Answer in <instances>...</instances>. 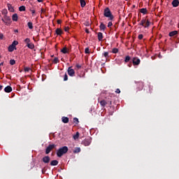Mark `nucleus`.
I'll list each match as a JSON object with an SVG mask.
<instances>
[{
	"label": "nucleus",
	"instance_id": "nucleus-54",
	"mask_svg": "<svg viewBox=\"0 0 179 179\" xmlns=\"http://www.w3.org/2000/svg\"><path fill=\"white\" fill-rule=\"evenodd\" d=\"M38 2H43V0H37Z\"/></svg>",
	"mask_w": 179,
	"mask_h": 179
},
{
	"label": "nucleus",
	"instance_id": "nucleus-46",
	"mask_svg": "<svg viewBox=\"0 0 179 179\" xmlns=\"http://www.w3.org/2000/svg\"><path fill=\"white\" fill-rule=\"evenodd\" d=\"M76 68L77 69H80V68H82V66H80V64H76Z\"/></svg>",
	"mask_w": 179,
	"mask_h": 179
},
{
	"label": "nucleus",
	"instance_id": "nucleus-21",
	"mask_svg": "<svg viewBox=\"0 0 179 179\" xmlns=\"http://www.w3.org/2000/svg\"><path fill=\"white\" fill-rule=\"evenodd\" d=\"M97 36L99 41H101L103 40V33L98 32Z\"/></svg>",
	"mask_w": 179,
	"mask_h": 179
},
{
	"label": "nucleus",
	"instance_id": "nucleus-44",
	"mask_svg": "<svg viewBox=\"0 0 179 179\" xmlns=\"http://www.w3.org/2000/svg\"><path fill=\"white\" fill-rule=\"evenodd\" d=\"M111 26H113V22H109L108 23V27H111Z\"/></svg>",
	"mask_w": 179,
	"mask_h": 179
},
{
	"label": "nucleus",
	"instance_id": "nucleus-22",
	"mask_svg": "<svg viewBox=\"0 0 179 179\" xmlns=\"http://www.w3.org/2000/svg\"><path fill=\"white\" fill-rule=\"evenodd\" d=\"M140 12H141V13H143V15H146L148 13V9L141 8Z\"/></svg>",
	"mask_w": 179,
	"mask_h": 179
},
{
	"label": "nucleus",
	"instance_id": "nucleus-57",
	"mask_svg": "<svg viewBox=\"0 0 179 179\" xmlns=\"http://www.w3.org/2000/svg\"><path fill=\"white\" fill-rule=\"evenodd\" d=\"M139 20H141V19H138V22H139Z\"/></svg>",
	"mask_w": 179,
	"mask_h": 179
},
{
	"label": "nucleus",
	"instance_id": "nucleus-12",
	"mask_svg": "<svg viewBox=\"0 0 179 179\" xmlns=\"http://www.w3.org/2000/svg\"><path fill=\"white\" fill-rule=\"evenodd\" d=\"M62 121L64 122V124H68V122H69V118L64 116L62 117Z\"/></svg>",
	"mask_w": 179,
	"mask_h": 179
},
{
	"label": "nucleus",
	"instance_id": "nucleus-8",
	"mask_svg": "<svg viewBox=\"0 0 179 179\" xmlns=\"http://www.w3.org/2000/svg\"><path fill=\"white\" fill-rule=\"evenodd\" d=\"M68 75H69V76H75V70H73V69H72V67H69L68 70Z\"/></svg>",
	"mask_w": 179,
	"mask_h": 179
},
{
	"label": "nucleus",
	"instance_id": "nucleus-20",
	"mask_svg": "<svg viewBox=\"0 0 179 179\" xmlns=\"http://www.w3.org/2000/svg\"><path fill=\"white\" fill-rule=\"evenodd\" d=\"M99 29H100V30H103V31H104V30H106V24H104V23H103V22H101Z\"/></svg>",
	"mask_w": 179,
	"mask_h": 179
},
{
	"label": "nucleus",
	"instance_id": "nucleus-14",
	"mask_svg": "<svg viewBox=\"0 0 179 179\" xmlns=\"http://www.w3.org/2000/svg\"><path fill=\"white\" fill-rule=\"evenodd\" d=\"M15 50H16V47L14 46V45H12V44L8 47V51H9V52H13V51H15Z\"/></svg>",
	"mask_w": 179,
	"mask_h": 179
},
{
	"label": "nucleus",
	"instance_id": "nucleus-2",
	"mask_svg": "<svg viewBox=\"0 0 179 179\" xmlns=\"http://www.w3.org/2000/svg\"><path fill=\"white\" fill-rule=\"evenodd\" d=\"M65 153H68V147L64 146L57 150V157H62Z\"/></svg>",
	"mask_w": 179,
	"mask_h": 179
},
{
	"label": "nucleus",
	"instance_id": "nucleus-27",
	"mask_svg": "<svg viewBox=\"0 0 179 179\" xmlns=\"http://www.w3.org/2000/svg\"><path fill=\"white\" fill-rule=\"evenodd\" d=\"M27 26H28L29 29H30V30H31L33 29V22H29L27 23Z\"/></svg>",
	"mask_w": 179,
	"mask_h": 179
},
{
	"label": "nucleus",
	"instance_id": "nucleus-43",
	"mask_svg": "<svg viewBox=\"0 0 179 179\" xmlns=\"http://www.w3.org/2000/svg\"><path fill=\"white\" fill-rule=\"evenodd\" d=\"M115 93H117V94H120V93H121V90H120V89H116L115 90Z\"/></svg>",
	"mask_w": 179,
	"mask_h": 179
},
{
	"label": "nucleus",
	"instance_id": "nucleus-15",
	"mask_svg": "<svg viewBox=\"0 0 179 179\" xmlns=\"http://www.w3.org/2000/svg\"><path fill=\"white\" fill-rule=\"evenodd\" d=\"M4 92L6 93H10V92H12V87L10 86H7L4 88Z\"/></svg>",
	"mask_w": 179,
	"mask_h": 179
},
{
	"label": "nucleus",
	"instance_id": "nucleus-36",
	"mask_svg": "<svg viewBox=\"0 0 179 179\" xmlns=\"http://www.w3.org/2000/svg\"><path fill=\"white\" fill-rule=\"evenodd\" d=\"M74 139H78L79 138V132H76V135L73 136Z\"/></svg>",
	"mask_w": 179,
	"mask_h": 179
},
{
	"label": "nucleus",
	"instance_id": "nucleus-1",
	"mask_svg": "<svg viewBox=\"0 0 179 179\" xmlns=\"http://www.w3.org/2000/svg\"><path fill=\"white\" fill-rule=\"evenodd\" d=\"M103 16L105 17H108V20H114V15H113V13H111V10H110V8L106 7L103 10Z\"/></svg>",
	"mask_w": 179,
	"mask_h": 179
},
{
	"label": "nucleus",
	"instance_id": "nucleus-24",
	"mask_svg": "<svg viewBox=\"0 0 179 179\" xmlns=\"http://www.w3.org/2000/svg\"><path fill=\"white\" fill-rule=\"evenodd\" d=\"M50 166H58V161L57 160L51 161Z\"/></svg>",
	"mask_w": 179,
	"mask_h": 179
},
{
	"label": "nucleus",
	"instance_id": "nucleus-50",
	"mask_svg": "<svg viewBox=\"0 0 179 179\" xmlns=\"http://www.w3.org/2000/svg\"><path fill=\"white\" fill-rule=\"evenodd\" d=\"M68 30H69V27H65L64 31H68Z\"/></svg>",
	"mask_w": 179,
	"mask_h": 179
},
{
	"label": "nucleus",
	"instance_id": "nucleus-17",
	"mask_svg": "<svg viewBox=\"0 0 179 179\" xmlns=\"http://www.w3.org/2000/svg\"><path fill=\"white\" fill-rule=\"evenodd\" d=\"M7 6L9 12H15V9L13 8V6H12V4L8 3Z\"/></svg>",
	"mask_w": 179,
	"mask_h": 179
},
{
	"label": "nucleus",
	"instance_id": "nucleus-29",
	"mask_svg": "<svg viewBox=\"0 0 179 179\" xmlns=\"http://www.w3.org/2000/svg\"><path fill=\"white\" fill-rule=\"evenodd\" d=\"M24 41L25 44H27V45H28L29 43L31 42V41H30V38H27L26 39H24Z\"/></svg>",
	"mask_w": 179,
	"mask_h": 179
},
{
	"label": "nucleus",
	"instance_id": "nucleus-6",
	"mask_svg": "<svg viewBox=\"0 0 179 179\" xmlns=\"http://www.w3.org/2000/svg\"><path fill=\"white\" fill-rule=\"evenodd\" d=\"M55 146L56 145L55 144L49 145L45 150V154L48 155L51 152V150H52V149L55 148Z\"/></svg>",
	"mask_w": 179,
	"mask_h": 179
},
{
	"label": "nucleus",
	"instance_id": "nucleus-59",
	"mask_svg": "<svg viewBox=\"0 0 179 179\" xmlns=\"http://www.w3.org/2000/svg\"><path fill=\"white\" fill-rule=\"evenodd\" d=\"M125 1H128V0H125Z\"/></svg>",
	"mask_w": 179,
	"mask_h": 179
},
{
	"label": "nucleus",
	"instance_id": "nucleus-23",
	"mask_svg": "<svg viewBox=\"0 0 179 179\" xmlns=\"http://www.w3.org/2000/svg\"><path fill=\"white\" fill-rule=\"evenodd\" d=\"M17 15L16 13L13 14L12 16V20H13V22H17Z\"/></svg>",
	"mask_w": 179,
	"mask_h": 179
},
{
	"label": "nucleus",
	"instance_id": "nucleus-51",
	"mask_svg": "<svg viewBox=\"0 0 179 179\" xmlns=\"http://www.w3.org/2000/svg\"><path fill=\"white\" fill-rule=\"evenodd\" d=\"M85 32L87 33V34L90 33V31L87 29H85Z\"/></svg>",
	"mask_w": 179,
	"mask_h": 179
},
{
	"label": "nucleus",
	"instance_id": "nucleus-28",
	"mask_svg": "<svg viewBox=\"0 0 179 179\" xmlns=\"http://www.w3.org/2000/svg\"><path fill=\"white\" fill-rule=\"evenodd\" d=\"M73 122H74V124H76V125H78V124H79V119H78V117H74L73 119Z\"/></svg>",
	"mask_w": 179,
	"mask_h": 179
},
{
	"label": "nucleus",
	"instance_id": "nucleus-10",
	"mask_svg": "<svg viewBox=\"0 0 179 179\" xmlns=\"http://www.w3.org/2000/svg\"><path fill=\"white\" fill-rule=\"evenodd\" d=\"M50 160H51V158H50L48 156H45L43 157L42 161L45 164H48L50 163Z\"/></svg>",
	"mask_w": 179,
	"mask_h": 179
},
{
	"label": "nucleus",
	"instance_id": "nucleus-16",
	"mask_svg": "<svg viewBox=\"0 0 179 179\" xmlns=\"http://www.w3.org/2000/svg\"><path fill=\"white\" fill-rule=\"evenodd\" d=\"M27 47H28V48H29V50H34V43L29 42L28 43V45H27Z\"/></svg>",
	"mask_w": 179,
	"mask_h": 179
},
{
	"label": "nucleus",
	"instance_id": "nucleus-49",
	"mask_svg": "<svg viewBox=\"0 0 179 179\" xmlns=\"http://www.w3.org/2000/svg\"><path fill=\"white\" fill-rule=\"evenodd\" d=\"M62 22V21H61V20H57V24H61Z\"/></svg>",
	"mask_w": 179,
	"mask_h": 179
},
{
	"label": "nucleus",
	"instance_id": "nucleus-42",
	"mask_svg": "<svg viewBox=\"0 0 179 179\" xmlns=\"http://www.w3.org/2000/svg\"><path fill=\"white\" fill-rule=\"evenodd\" d=\"M64 81L68 80V75L66 73L64 75Z\"/></svg>",
	"mask_w": 179,
	"mask_h": 179
},
{
	"label": "nucleus",
	"instance_id": "nucleus-33",
	"mask_svg": "<svg viewBox=\"0 0 179 179\" xmlns=\"http://www.w3.org/2000/svg\"><path fill=\"white\" fill-rule=\"evenodd\" d=\"M59 62V59H58V57H55L53 59V64H58Z\"/></svg>",
	"mask_w": 179,
	"mask_h": 179
},
{
	"label": "nucleus",
	"instance_id": "nucleus-30",
	"mask_svg": "<svg viewBox=\"0 0 179 179\" xmlns=\"http://www.w3.org/2000/svg\"><path fill=\"white\" fill-rule=\"evenodd\" d=\"M129 61H131V57L129 56H126L125 59H124V62H129Z\"/></svg>",
	"mask_w": 179,
	"mask_h": 179
},
{
	"label": "nucleus",
	"instance_id": "nucleus-41",
	"mask_svg": "<svg viewBox=\"0 0 179 179\" xmlns=\"http://www.w3.org/2000/svg\"><path fill=\"white\" fill-rule=\"evenodd\" d=\"M138 38V40H142V38H143V34H139Z\"/></svg>",
	"mask_w": 179,
	"mask_h": 179
},
{
	"label": "nucleus",
	"instance_id": "nucleus-34",
	"mask_svg": "<svg viewBox=\"0 0 179 179\" xmlns=\"http://www.w3.org/2000/svg\"><path fill=\"white\" fill-rule=\"evenodd\" d=\"M138 86H141L140 89L141 90L143 89V86H144L143 83V82L138 83Z\"/></svg>",
	"mask_w": 179,
	"mask_h": 179
},
{
	"label": "nucleus",
	"instance_id": "nucleus-38",
	"mask_svg": "<svg viewBox=\"0 0 179 179\" xmlns=\"http://www.w3.org/2000/svg\"><path fill=\"white\" fill-rule=\"evenodd\" d=\"M112 52L113 54H117V52H118V48H113V50H112Z\"/></svg>",
	"mask_w": 179,
	"mask_h": 179
},
{
	"label": "nucleus",
	"instance_id": "nucleus-25",
	"mask_svg": "<svg viewBox=\"0 0 179 179\" xmlns=\"http://www.w3.org/2000/svg\"><path fill=\"white\" fill-rule=\"evenodd\" d=\"M81 8L86 6V1L85 0H80Z\"/></svg>",
	"mask_w": 179,
	"mask_h": 179
},
{
	"label": "nucleus",
	"instance_id": "nucleus-18",
	"mask_svg": "<svg viewBox=\"0 0 179 179\" xmlns=\"http://www.w3.org/2000/svg\"><path fill=\"white\" fill-rule=\"evenodd\" d=\"M55 33L57 36H61L62 34V29H59V28H57L56 30H55Z\"/></svg>",
	"mask_w": 179,
	"mask_h": 179
},
{
	"label": "nucleus",
	"instance_id": "nucleus-53",
	"mask_svg": "<svg viewBox=\"0 0 179 179\" xmlns=\"http://www.w3.org/2000/svg\"><path fill=\"white\" fill-rule=\"evenodd\" d=\"M2 89H3V86L0 85V90H2Z\"/></svg>",
	"mask_w": 179,
	"mask_h": 179
},
{
	"label": "nucleus",
	"instance_id": "nucleus-37",
	"mask_svg": "<svg viewBox=\"0 0 179 179\" xmlns=\"http://www.w3.org/2000/svg\"><path fill=\"white\" fill-rule=\"evenodd\" d=\"M19 44V42L17 41H14L11 45H13L14 47H16Z\"/></svg>",
	"mask_w": 179,
	"mask_h": 179
},
{
	"label": "nucleus",
	"instance_id": "nucleus-56",
	"mask_svg": "<svg viewBox=\"0 0 179 179\" xmlns=\"http://www.w3.org/2000/svg\"><path fill=\"white\" fill-rule=\"evenodd\" d=\"M1 64V66L2 65V66H3V62H1V63H0Z\"/></svg>",
	"mask_w": 179,
	"mask_h": 179
},
{
	"label": "nucleus",
	"instance_id": "nucleus-48",
	"mask_svg": "<svg viewBox=\"0 0 179 179\" xmlns=\"http://www.w3.org/2000/svg\"><path fill=\"white\" fill-rule=\"evenodd\" d=\"M31 12L32 13V15H34V13H36V10H31Z\"/></svg>",
	"mask_w": 179,
	"mask_h": 179
},
{
	"label": "nucleus",
	"instance_id": "nucleus-26",
	"mask_svg": "<svg viewBox=\"0 0 179 179\" xmlns=\"http://www.w3.org/2000/svg\"><path fill=\"white\" fill-rule=\"evenodd\" d=\"M19 10H20V12H24V10H26V6H21L19 8Z\"/></svg>",
	"mask_w": 179,
	"mask_h": 179
},
{
	"label": "nucleus",
	"instance_id": "nucleus-35",
	"mask_svg": "<svg viewBox=\"0 0 179 179\" xmlns=\"http://www.w3.org/2000/svg\"><path fill=\"white\" fill-rule=\"evenodd\" d=\"M103 57H105V58H108V52H104L103 53Z\"/></svg>",
	"mask_w": 179,
	"mask_h": 179
},
{
	"label": "nucleus",
	"instance_id": "nucleus-19",
	"mask_svg": "<svg viewBox=\"0 0 179 179\" xmlns=\"http://www.w3.org/2000/svg\"><path fill=\"white\" fill-rule=\"evenodd\" d=\"M61 52H62L63 54H69V51L68 50V48H66V47L63 48L61 50Z\"/></svg>",
	"mask_w": 179,
	"mask_h": 179
},
{
	"label": "nucleus",
	"instance_id": "nucleus-32",
	"mask_svg": "<svg viewBox=\"0 0 179 179\" xmlns=\"http://www.w3.org/2000/svg\"><path fill=\"white\" fill-rule=\"evenodd\" d=\"M79 152H80V148H76L73 150V153H79Z\"/></svg>",
	"mask_w": 179,
	"mask_h": 179
},
{
	"label": "nucleus",
	"instance_id": "nucleus-39",
	"mask_svg": "<svg viewBox=\"0 0 179 179\" xmlns=\"http://www.w3.org/2000/svg\"><path fill=\"white\" fill-rule=\"evenodd\" d=\"M10 64L11 65H15V64H16V61H15V59H10Z\"/></svg>",
	"mask_w": 179,
	"mask_h": 179
},
{
	"label": "nucleus",
	"instance_id": "nucleus-13",
	"mask_svg": "<svg viewBox=\"0 0 179 179\" xmlns=\"http://www.w3.org/2000/svg\"><path fill=\"white\" fill-rule=\"evenodd\" d=\"M177 34H178V31H173L169 33V37H174V36H177Z\"/></svg>",
	"mask_w": 179,
	"mask_h": 179
},
{
	"label": "nucleus",
	"instance_id": "nucleus-45",
	"mask_svg": "<svg viewBox=\"0 0 179 179\" xmlns=\"http://www.w3.org/2000/svg\"><path fill=\"white\" fill-rule=\"evenodd\" d=\"M29 71H30V68H29V67L24 68V71L25 72H29Z\"/></svg>",
	"mask_w": 179,
	"mask_h": 179
},
{
	"label": "nucleus",
	"instance_id": "nucleus-47",
	"mask_svg": "<svg viewBox=\"0 0 179 179\" xmlns=\"http://www.w3.org/2000/svg\"><path fill=\"white\" fill-rule=\"evenodd\" d=\"M3 38V34H0V40H2Z\"/></svg>",
	"mask_w": 179,
	"mask_h": 179
},
{
	"label": "nucleus",
	"instance_id": "nucleus-31",
	"mask_svg": "<svg viewBox=\"0 0 179 179\" xmlns=\"http://www.w3.org/2000/svg\"><path fill=\"white\" fill-rule=\"evenodd\" d=\"M2 15H4V16H8V10L3 9L2 10Z\"/></svg>",
	"mask_w": 179,
	"mask_h": 179
},
{
	"label": "nucleus",
	"instance_id": "nucleus-40",
	"mask_svg": "<svg viewBox=\"0 0 179 179\" xmlns=\"http://www.w3.org/2000/svg\"><path fill=\"white\" fill-rule=\"evenodd\" d=\"M85 54H90V51L89 50V48H85Z\"/></svg>",
	"mask_w": 179,
	"mask_h": 179
},
{
	"label": "nucleus",
	"instance_id": "nucleus-52",
	"mask_svg": "<svg viewBox=\"0 0 179 179\" xmlns=\"http://www.w3.org/2000/svg\"><path fill=\"white\" fill-rule=\"evenodd\" d=\"M14 31H15V33H19V30H17V29H15Z\"/></svg>",
	"mask_w": 179,
	"mask_h": 179
},
{
	"label": "nucleus",
	"instance_id": "nucleus-7",
	"mask_svg": "<svg viewBox=\"0 0 179 179\" xmlns=\"http://www.w3.org/2000/svg\"><path fill=\"white\" fill-rule=\"evenodd\" d=\"M132 63L134 66H138L139 64H141V59L138 57H134L132 59Z\"/></svg>",
	"mask_w": 179,
	"mask_h": 179
},
{
	"label": "nucleus",
	"instance_id": "nucleus-11",
	"mask_svg": "<svg viewBox=\"0 0 179 179\" xmlns=\"http://www.w3.org/2000/svg\"><path fill=\"white\" fill-rule=\"evenodd\" d=\"M172 6L173 8H177L179 6V1L178 0H173L172 1Z\"/></svg>",
	"mask_w": 179,
	"mask_h": 179
},
{
	"label": "nucleus",
	"instance_id": "nucleus-4",
	"mask_svg": "<svg viewBox=\"0 0 179 179\" xmlns=\"http://www.w3.org/2000/svg\"><path fill=\"white\" fill-rule=\"evenodd\" d=\"M1 20L6 26H10V24L12 23V20L10 19V17L8 15H4L3 18H1Z\"/></svg>",
	"mask_w": 179,
	"mask_h": 179
},
{
	"label": "nucleus",
	"instance_id": "nucleus-55",
	"mask_svg": "<svg viewBox=\"0 0 179 179\" xmlns=\"http://www.w3.org/2000/svg\"><path fill=\"white\" fill-rule=\"evenodd\" d=\"M132 8H136V6L135 5H133Z\"/></svg>",
	"mask_w": 179,
	"mask_h": 179
},
{
	"label": "nucleus",
	"instance_id": "nucleus-5",
	"mask_svg": "<svg viewBox=\"0 0 179 179\" xmlns=\"http://www.w3.org/2000/svg\"><path fill=\"white\" fill-rule=\"evenodd\" d=\"M99 103L103 108H104L107 104H109V106L113 104V101L111 100H108L107 101L106 100H101Z\"/></svg>",
	"mask_w": 179,
	"mask_h": 179
},
{
	"label": "nucleus",
	"instance_id": "nucleus-58",
	"mask_svg": "<svg viewBox=\"0 0 179 179\" xmlns=\"http://www.w3.org/2000/svg\"><path fill=\"white\" fill-rule=\"evenodd\" d=\"M21 1H25V0H21Z\"/></svg>",
	"mask_w": 179,
	"mask_h": 179
},
{
	"label": "nucleus",
	"instance_id": "nucleus-60",
	"mask_svg": "<svg viewBox=\"0 0 179 179\" xmlns=\"http://www.w3.org/2000/svg\"><path fill=\"white\" fill-rule=\"evenodd\" d=\"M0 58H1V56H0Z\"/></svg>",
	"mask_w": 179,
	"mask_h": 179
},
{
	"label": "nucleus",
	"instance_id": "nucleus-9",
	"mask_svg": "<svg viewBox=\"0 0 179 179\" xmlns=\"http://www.w3.org/2000/svg\"><path fill=\"white\" fill-rule=\"evenodd\" d=\"M92 143V140L90 138L85 139L83 141L84 146H90Z\"/></svg>",
	"mask_w": 179,
	"mask_h": 179
},
{
	"label": "nucleus",
	"instance_id": "nucleus-3",
	"mask_svg": "<svg viewBox=\"0 0 179 179\" xmlns=\"http://www.w3.org/2000/svg\"><path fill=\"white\" fill-rule=\"evenodd\" d=\"M140 26H143V27L147 28L150 26V21L149 20H147L146 17H143L141 22L139 23Z\"/></svg>",
	"mask_w": 179,
	"mask_h": 179
}]
</instances>
